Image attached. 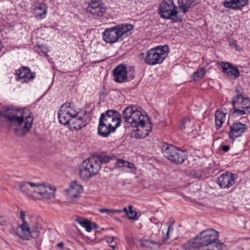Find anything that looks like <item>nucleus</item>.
I'll use <instances>...</instances> for the list:
<instances>
[{
    "mask_svg": "<svg viewBox=\"0 0 250 250\" xmlns=\"http://www.w3.org/2000/svg\"><path fill=\"white\" fill-rule=\"evenodd\" d=\"M177 7L173 0H163L160 4L158 13L160 17L165 19H170L173 22L180 21L177 17Z\"/></svg>",
    "mask_w": 250,
    "mask_h": 250,
    "instance_id": "nucleus-8",
    "label": "nucleus"
},
{
    "mask_svg": "<svg viewBox=\"0 0 250 250\" xmlns=\"http://www.w3.org/2000/svg\"><path fill=\"white\" fill-rule=\"evenodd\" d=\"M93 156L101 167L102 164H107L112 160H116V157L114 155H107L104 153L93 155Z\"/></svg>",
    "mask_w": 250,
    "mask_h": 250,
    "instance_id": "nucleus-26",
    "label": "nucleus"
},
{
    "mask_svg": "<svg viewBox=\"0 0 250 250\" xmlns=\"http://www.w3.org/2000/svg\"><path fill=\"white\" fill-rule=\"evenodd\" d=\"M161 151L164 157L172 163L182 164L187 159L185 151L172 145L163 143L161 146Z\"/></svg>",
    "mask_w": 250,
    "mask_h": 250,
    "instance_id": "nucleus-7",
    "label": "nucleus"
},
{
    "mask_svg": "<svg viewBox=\"0 0 250 250\" xmlns=\"http://www.w3.org/2000/svg\"><path fill=\"white\" fill-rule=\"evenodd\" d=\"M223 244H216V246H204L205 247L200 249V250H222Z\"/></svg>",
    "mask_w": 250,
    "mask_h": 250,
    "instance_id": "nucleus-36",
    "label": "nucleus"
},
{
    "mask_svg": "<svg viewBox=\"0 0 250 250\" xmlns=\"http://www.w3.org/2000/svg\"><path fill=\"white\" fill-rule=\"evenodd\" d=\"M90 118L86 112H79L72 118L70 125L74 129L78 130L84 127L89 122Z\"/></svg>",
    "mask_w": 250,
    "mask_h": 250,
    "instance_id": "nucleus-16",
    "label": "nucleus"
},
{
    "mask_svg": "<svg viewBox=\"0 0 250 250\" xmlns=\"http://www.w3.org/2000/svg\"><path fill=\"white\" fill-rule=\"evenodd\" d=\"M77 114V111L70 103H65L60 108L58 117L61 124L66 125L71 122L72 118Z\"/></svg>",
    "mask_w": 250,
    "mask_h": 250,
    "instance_id": "nucleus-11",
    "label": "nucleus"
},
{
    "mask_svg": "<svg viewBox=\"0 0 250 250\" xmlns=\"http://www.w3.org/2000/svg\"><path fill=\"white\" fill-rule=\"evenodd\" d=\"M218 232L213 229L202 231L199 236L198 243L203 246H216V244H221L216 242L218 237Z\"/></svg>",
    "mask_w": 250,
    "mask_h": 250,
    "instance_id": "nucleus-12",
    "label": "nucleus"
},
{
    "mask_svg": "<svg viewBox=\"0 0 250 250\" xmlns=\"http://www.w3.org/2000/svg\"><path fill=\"white\" fill-rule=\"evenodd\" d=\"M201 0H178L179 7L184 13H186L191 7H194L200 2Z\"/></svg>",
    "mask_w": 250,
    "mask_h": 250,
    "instance_id": "nucleus-24",
    "label": "nucleus"
},
{
    "mask_svg": "<svg viewBox=\"0 0 250 250\" xmlns=\"http://www.w3.org/2000/svg\"><path fill=\"white\" fill-rule=\"evenodd\" d=\"M234 175L229 172H226L221 174L216 181L221 188H229L235 184Z\"/></svg>",
    "mask_w": 250,
    "mask_h": 250,
    "instance_id": "nucleus-18",
    "label": "nucleus"
},
{
    "mask_svg": "<svg viewBox=\"0 0 250 250\" xmlns=\"http://www.w3.org/2000/svg\"><path fill=\"white\" fill-rule=\"evenodd\" d=\"M114 237H108L106 239V242L107 243H112L114 241Z\"/></svg>",
    "mask_w": 250,
    "mask_h": 250,
    "instance_id": "nucleus-43",
    "label": "nucleus"
},
{
    "mask_svg": "<svg viewBox=\"0 0 250 250\" xmlns=\"http://www.w3.org/2000/svg\"><path fill=\"white\" fill-rule=\"evenodd\" d=\"M76 221L80 224L81 226L84 228L87 232H90L92 230V225L89 220L82 218H78Z\"/></svg>",
    "mask_w": 250,
    "mask_h": 250,
    "instance_id": "nucleus-30",
    "label": "nucleus"
},
{
    "mask_svg": "<svg viewBox=\"0 0 250 250\" xmlns=\"http://www.w3.org/2000/svg\"><path fill=\"white\" fill-rule=\"evenodd\" d=\"M57 247L60 248H62L63 246V243L62 242H60L57 244Z\"/></svg>",
    "mask_w": 250,
    "mask_h": 250,
    "instance_id": "nucleus-44",
    "label": "nucleus"
},
{
    "mask_svg": "<svg viewBox=\"0 0 250 250\" xmlns=\"http://www.w3.org/2000/svg\"><path fill=\"white\" fill-rule=\"evenodd\" d=\"M133 29V26L130 24H120L107 28L102 33L103 39L105 42L110 44L122 41L131 34Z\"/></svg>",
    "mask_w": 250,
    "mask_h": 250,
    "instance_id": "nucleus-4",
    "label": "nucleus"
},
{
    "mask_svg": "<svg viewBox=\"0 0 250 250\" xmlns=\"http://www.w3.org/2000/svg\"><path fill=\"white\" fill-rule=\"evenodd\" d=\"M29 184L30 187L34 188V199H52L55 197V188L52 189L49 186L46 187L40 183Z\"/></svg>",
    "mask_w": 250,
    "mask_h": 250,
    "instance_id": "nucleus-10",
    "label": "nucleus"
},
{
    "mask_svg": "<svg viewBox=\"0 0 250 250\" xmlns=\"http://www.w3.org/2000/svg\"><path fill=\"white\" fill-rule=\"evenodd\" d=\"M248 0H225L223 6L228 9L234 10H240L248 3Z\"/></svg>",
    "mask_w": 250,
    "mask_h": 250,
    "instance_id": "nucleus-21",
    "label": "nucleus"
},
{
    "mask_svg": "<svg viewBox=\"0 0 250 250\" xmlns=\"http://www.w3.org/2000/svg\"><path fill=\"white\" fill-rule=\"evenodd\" d=\"M25 216V212L21 210L20 218L22 222L17 228V234L20 238L27 240L38 237L40 234L41 226L36 221L34 217L28 216L27 219H26Z\"/></svg>",
    "mask_w": 250,
    "mask_h": 250,
    "instance_id": "nucleus-3",
    "label": "nucleus"
},
{
    "mask_svg": "<svg viewBox=\"0 0 250 250\" xmlns=\"http://www.w3.org/2000/svg\"><path fill=\"white\" fill-rule=\"evenodd\" d=\"M99 211L101 213H106L108 215H111L117 213H120L122 210L120 209H110L107 208H100Z\"/></svg>",
    "mask_w": 250,
    "mask_h": 250,
    "instance_id": "nucleus-34",
    "label": "nucleus"
},
{
    "mask_svg": "<svg viewBox=\"0 0 250 250\" xmlns=\"http://www.w3.org/2000/svg\"><path fill=\"white\" fill-rule=\"evenodd\" d=\"M123 118L125 122L134 130V136L137 139L146 137L151 131V124L145 112L142 108L135 105H130L123 111Z\"/></svg>",
    "mask_w": 250,
    "mask_h": 250,
    "instance_id": "nucleus-1",
    "label": "nucleus"
},
{
    "mask_svg": "<svg viewBox=\"0 0 250 250\" xmlns=\"http://www.w3.org/2000/svg\"><path fill=\"white\" fill-rule=\"evenodd\" d=\"M6 224V220L2 216L0 215V225L4 226Z\"/></svg>",
    "mask_w": 250,
    "mask_h": 250,
    "instance_id": "nucleus-40",
    "label": "nucleus"
},
{
    "mask_svg": "<svg viewBox=\"0 0 250 250\" xmlns=\"http://www.w3.org/2000/svg\"><path fill=\"white\" fill-rule=\"evenodd\" d=\"M122 210V212H125L126 213V215L130 219L136 220L137 212L133 210V207L132 206H128V209L125 207Z\"/></svg>",
    "mask_w": 250,
    "mask_h": 250,
    "instance_id": "nucleus-33",
    "label": "nucleus"
},
{
    "mask_svg": "<svg viewBox=\"0 0 250 250\" xmlns=\"http://www.w3.org/2000/svg\"><path fill=\"white\" fill-rule=\"evenodd\" d=\"M14 128L16 134L24 136L29 131L32 127L33 116L30 112L28 115L25 113L23 109L12 107L5 108L1 113Z\"/></svg>",
    "mask_w": 250,
    "mask_h": 250,
    "instance_id": "nucleus-2",
    "label": "nucleus"
},
{
    "mask_svg": "<svg viewBox=\"0 0 250 250\" xmlns=\"http://www.w3.org/2000/svg\"><path fill=\"white\" fill-rule=\"evenodd\" d=\"M115 131V128H111L110 126H109L103 121L99 119L98 133L100 136L107 137L110 133Z\"/></svg>",
    "mask_w": 250,
    "mask_h": 250,
    "instance_id": "nucleus-22",
    "label": "nucleus"
},
{
    "mask_svg": "<svg viewBox=\"0 0 250 250\" xmlns=\"http://www.w3.org/2000/svg\"><path fill=\"white\" fill-rule=\"evenodd\" d=\"M173 230V227L172 226V224L169 225L167 228V230L166 233V235L165 236L163 237V240L164 241H165L166 240H167L169 238V232L170 231H172Z\"/></svg>",
    "mask_w": 250,
    "mask_h": 250,
    "instance_id": "nucleus-39",
    "label": "nucleus"
},
{
    "mask_svg": "<svg viewBox=\"0 0 250 250\" xmlns=\"http://www.w3.org/2000/svg\"><path fill=\"white\" fill-rule=\"evenodd\" d=\"M134 75L131 76L130 79H132L134 78Z\"/></svg>",
    "mask_w": 250,
    "mask_h": 250,
    "instance_id": "nucleus-49",
    "label": "nucleus"
},
{
    "mask_svg": "<svg viewBox=\"0 0 250 250\" xmlns=\"http://www.w3.org/2000/svg\"><path fill=\"white\" fill-rule=\"evenodd\" d=\"M236 43H237V42H236V41H234V43L235 46V47H236V46H237Z\"/></svg>",
    "mask_w": 250,
    "mask_h": 250,
    "instance_id": "nucleus-48",
    "label": "nucleus"
},
{
    "mask_svg": "<svg viewBox=\"0 0 250 250\" xmlns=\"http://www.w3.org/2000/svg\"><path fill=\"white\" fill-rule=\"evenodd\" d=\"M115 160H116L115 164L118 167H122L125 166V161L122 159H116Z\"/></svg>",
    "mask_w": 250,
    "mask_h": 250,
    "instance_id": "nucleus-38",
    "label": "nucleus"
},
{
    "mask_svg": "<svg viewBox=\"0 0 250 250\" xmlns=\"http://www.w3.org/2000/svg\"><path fill=\"white\" fill-rule=\"evenodd\" d=\"M222 68V72L226 74L229 78L236 80L240 76L239 69L232 63L227 62L221 61L218 63Z\"/></svg>",
    "mask_w": 250,
    "mask_h": 250,
    "instance_id": "nucleus-17",
    "label": "nucleus"
},
{
    "mask_svg": "<svg viewBox=\"0 0 250 250\" xmlns=\"http://www.w3.org/2000/svg\"><path fill=\"white\" fill-rule=\"evenodd\" d=\"M221 149L224 152H228L229 149V146L224 145L221 147Z\"/></svg>",
    "mask_w": 250,
    "mask_h": 250,
    "instance_id": "nucleus-42",
    "label": "nucleus"
},
{
    "mask_svg": "<svg viewBox=\"0 0 250 250\" xmlns=\"http://www.w3.org/2000/svg\"><path fill=\"white\" fill-rule=\"evenodd\" d=\"M247 130V125L241 122H235L230 126L228 136L230 139H235L241 136Z\"/></svg>",
    "mask_w": 250,
    "mask_h": 250,
    "instance_id": "nucleus-19",
    "label": "nucleus"
},
{
    "mask_svg": "<svg viewBox=\"0 0 250 250\" xmlns=\"http://www.w3.org/2000/svg\"><path fill=\"white\" fill-rule=\"evenodd\" d=\"M99 94H100V96H101V97H102V96L104 97L105 96V93L103 91L100 92Z\"/></svg>",
    "mask_w": 250,
    "mask_h": 250,
    "instance_id": "nucleus-45",
    "label": "nucleus"
},
{
    "mask_svg": "<svg viewBox=\"0 0 250 250\" xmlns=\"http://www.w3.org/2000/svg\"><path fill=\"white\" fill-rule=\"evenodd\" d=\"M206 73V70L204 67L198 68L193 73L192 78L194 81H198L204 78Z\"/></svg>",
    "mask_w": 250,
    "mask_h": 250,
    "instance_id": "nucleus-31",
    "label": "nucleus"
},
{
    "mask_svg": "<svg viewBox=\"0 0 250 250\" xmlns=\"http://www.w3.org/2000/svg\"><path fill=\"white\" fill-rule=\"evenodd\" d=\"M169 51L167 45H160L151 48L146 52L144 62L149 65H155L162 63Z\"/></svg>",
    "mask_w": 250,
    "mask_h": 250,
    "instance_id": "nucleus-5",
    "label": "nucleus"
},
{
    "mask_svg": "<svg viewBox=\"0 0 250 250\" xmlns=\"http://www.w3.org/2000/svg\"><path fill=\"white\" fill-rule=\"evenodd\" d=\"M227 112L222 110H217L215 113V124L216 130L219 129L226 120Z\"/></svg>",
    "mask_w": 250,
    "mask_h": 250,
    "instance_id": "nucleus-25",
    "label": "nucleus"
},
{
    "mask_svg": "<svg viewBox=\"0 0 250 250\" xmlns=\"http://www.w3.org/2000/svg\"><path fill=\"white\" fill-rule=\"evenodd\" d=\"M38 51L40 55H45V56H47L49 49L47 47L42 45L39 46V49Z\"/></svg>",
    "mask_w": 250,
    "mask_h": 250,
    "instance_id": "nucleus-37",
    "label": "nucleus"
},
{
    "mask_svg": "<svg viewBox=\"0 0 250 250\" xmlns=\"http://www.w3.org/2000/svg\"><path fill=\"white\" fill-rule=\"evenodd\" d=\"M139 243L142 247L153 249L160 248L162 244L160 243L150 239H141Z\"/></svg>",
    "mask_w": 250,
    "mask_h": 250,
    "instance_id": "nucleus-29",
    "label": "nucleus"
},
{
    "mask_svg": "<svg viewBox=\"0 0 250 250\" xmlns=\"http://www.w3.org/2000/svg\"><path fill=\"white\" fill-rule=\"evenodd\" d=\"M101 62V61H95V62H94L95 63H99V62Z\"/></svg>",
    "mask_w": 250,
    "mask_h": 250,
    "instance_id": "nucleus-47",
    "label": "nucleus"
},
{
    "mask_svg": "<svg viewBox=\"0 0 250 250\" xmlns=\"http://www.w3.org/2000/svg\"><path fill=\"white\" fill-rule=\"evenodd\" d=\"M196 247L194 240H189L183 245V248L185 250H189Z\"/></svg>",
    "mask_w": 250,
    "mask_h": 250,
    "instance_id": "nucleus-35",
    "label": "nucleus"
},
{
    "mask_svg": "<svg viewBox=\"0 0 250 250\" xmlns=\"http://www.w3.org/2000/svg\"><path fill=\"white\" fill-rule=\"evenodd\" d=\"M93 227L95 229H97L98 228V226H97V225L95 223H93Z\"/></svg>",
    "mask_w": 250,
    "mask_h": 250,
    "instance_id": "nucleus-46",
    "label": "nucleus"
},
{
    "mask_svg": "<svg viewBox=\"0 0 250 250\" xmlns=\"http://www.w3.org/2000/svg\"><path fill=\"white\" fill-rule=\"evenodd\" d=\"M233 113L237 116H242L250 114V101L241 94L234 96L232 99Z\"/></svg>",
    "mask_w": 250,
    "mask_h": 250,
    "instance_id": "nucleus-9",
    "label": "nucleus"
},
{
    "mask_svg": "<svg viewBox=\"0 0 250 250\" xmlns=\"http://www.w3.org/2000/svg\"><path fill=\"white\" fill-rule=\"evenodd\" d=\"M15 75L16 80L20 81L22 83L30 82L36 77V73L31 72L27 66L21 67L15 71Z\"/></svg>",
    "mask_w": 250,
    "mask_h": 250,
    "instance_id": "nucleus-15",
    "label": "nucleus"
},
{
    "mask_svg": "<svg viewBox=\"0 0 250 250\" xmlns=\"http://www.w3.org/2000/svg\"><path fill=\"white\" fill-rule=\"evenodd\" d=\"M29 183H33L31 182H24L19 185L20 190L24 194L27 196L34 199V188L31 187V189L28 188L30 186Z\"/></svg>",
    "mask_w": 250,
    "mask_h": 250,
    "instance_id": "nucleus-28",
    "label": "nucleus"
},
{
    "mask_svg": "<svg viewBox=\"0 0 250 250\" xmlns=\"http://www.w3.org/2000/svg\"><path fill=\"white\" fill-rule=\"evenodd\" d=\"M194 123L190 119L185 117L182 119L180 125V128L183 130L186 128H191L192 129Z\"/></svg>",
    "mask_w": 250,
    "mask_h": 250,
    "instance_id": "nucleus-32",
    "label": "nucleus"
},
{
    "mask_svg": "<svg viewBox=\"0 0 250 250\" xmlns=\"http://www.w3.org/2000/svg\"><path fill=\"white\" fill-rule=\"evenodd\" d=\"M125 167H127L130 169H132L134 167V165L132 163L126 161L125 166Z\"/></svg>",
    "mask_w": 250,
    "mask_h": 250,
    "instance_id": "nucleus-41",
    "label": "nucleus"
},
{
    "mask_svg": "<svg viewBox=\"0 0 250 250\" xmlns=\"http://www.w3.org/2000/svg\"><path fill=\"white\" fill-rule=\"evenodd\" d=\"M83 188L81 185L78 184L77 182L73 181L70 186L68 191L70 192V195L73 198L79 196L80 193L83 191Z\"/></svg>",
    "mask_w": 250,
    "mask_h": 250,
    "instance_id": "nucleus-27",
    "label": "nucleus"
},
{
    "mask_svg": "<svg viewBox=\"0 0 250 250\" xmlns=\"http://www.w3.org/2000/svg\"><path fill=\"white\" fill-rule=\"evenodd\" d=\"M126 67L123 64L118 65L113 70L114 81L117 83H124L128 81Z\"/></svg>",
    "mask_w": 250,
    "mask_h": 250,
    "instance_id": "nucleus-20",
    "label": "nucleus"
},
{
    "mask_svg": "<svg viewBox=\"0 0 250 250\" xmlns=\"http://www.w3.org/2000/svg\"><path fill=\"white\" fill-rule=\"evenodd\" d=\"M101 166L92 155L83 161L80 167L79 176L83 180H87L96 175L101 169Z\"/></svg>",
    "mask_w": 250,
    "mask_h": 250,
    "instance_id": "nucleus-6",
    "label": "nucleus"
},
{
    "mask_svg": "<svg viewBox=\"0 0 250 250\" xmlns=\"http://www.w3.org/2000/svg\"><path fill=\"white\" fill-rule=\"evenodd\" d=\"M101 3V0L90 1V3L86 8L87 12L95 19L106 17L107 8Z\"/></svg>",
    "mask_w": 250,
    "mask_h": 250,
    "instance_id": "nucleus-14",
    "label": "nucleus"
},
{
    "mask_svg": "<svg viewBox=\"0 0 250 250\" xmlns=\"http://www.w3.org/2000/svg\"><path fill=\"white\" fill-rule=\"evenodd\" d=\"M47 7L43 3H37L34 8V14L38 20L44 19L46 15Z\"/></svg>",
    "mask_w": 250,
    "mask_h": 250,
    "instance_id": "nucleus-23",
    "label": "nucleus"
},
{
    "mask_svg": "<svg viewBox=\"0 0 250 250\" xmlns=\"http://www.w3.org/2000/svg\"><path fill=\"white\" fill-rule=\"evenodd\" d=\"M100 120H102L111 128H116L120 125L121 118L118 116V112L114 110H107L101 114Z\"/></svg>",
    "mask_w": 250,
    "mask_h": 250,
    "instance_id": "nucleus-13",
    "label": "nucleus"
}]
</instances>
